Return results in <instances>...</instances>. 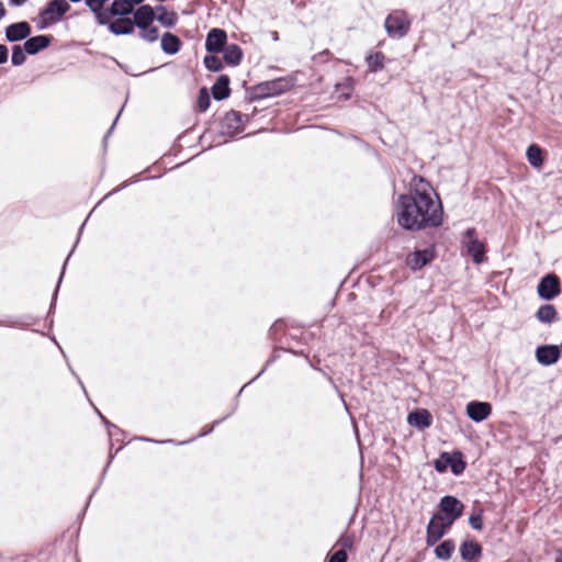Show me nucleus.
<instances>
[{
  "label": "nucleus",
  "instance_id": "obj_9",
  "mask_svg": "<svg viewBox=\"0 0 562 562\" xmlns=\"http://www.w3.org/2000/svg\"><path fill=\"white\" fill-rule=\"evenodd\" d=\"M434 257V250L430 248L417 250L407 256L406 265L413 270H418L428 265L429 262H431Z\"/></svg>",
  "mask_w": 562,
  "mask_h": 562
},
{
  "label": "nucleus",
  "instance_id": "obj_34",
  "mask_svg": "<svg viewBox=\"0 0 562 562\" xmlns=\"http://www.w3.org/2000/svg\"><path fill=\"white\" fill-rule=\"evenodd\" d=\"M9 1H10V4L15 5V7H20L23 3H25L27 0H9Z\"/></svg>",
  "mask_w": 562,
  "mask_h": 562
},
{
  "label": "nucleus",
  "instance_id": "obj_32",
  "mask_svg": "<svg viewBox=\"0 0 562 562\" xmlns=\"http://www.w3.org/2000/svg\"><path fill=\"white\" fill-rule=\"evenodd\" d=\"M347 553L344 550L336 551L329 559V562H346Z\"/></svg>",
  "mask_w": 562,
  "mask_h": 562
},
{
  "label": "nucleus",
  "instance_id": "obj_13",
  "mask_svg": "<svg viewBox=\"0 0 562 562\" xmlns=\"http://www.w3.org/2000/svg\"><path fill=\"white\" fill-rule=\"evenodd\" d=\"M145 0H114L110 7L113 15H128L137 5H142Z\"/></svg>",
  "mask_w": 562,
  "mask_h": 562
},
{
  "label": "nucleus",
  "instance_id": "obj_12",
  "mask_svg": "<svg viewBox=\"0 0 562 562\" xmlns=\"http://www.w3.org/2000/svg\"><path fill=\"white\" fill-rule=\"evenodd\" d=\"M407 423L409 426L423 430L431 425V415L427 409H416L408 414Z\"/></svg>",
  "mask_w": 562,
  "mask_h": 562
},
{
  "label": "nucleus",
  "instance_id": "obj_8",
  "mask_svg": "<svg viewBox=\"0 0 562 562\" xmlns=\"http://www.w3.org/2000/svg\"><path fill=\"white\" fill-rule=\"evenodd\" d=\"M538 294L544 300H552L560 294V281L557 276H546L538 285Z\"/></svg>",
  "mask_w": 562,
  "mask_h": 562
},
{
  "label": "nucleus",
  "instance_id": "obj_7",
  "mask_svg": "<svg viewBox=\"0 0 562 562\" xmlns=\"http://www.w3.org/2000/svg\"><path fill=\"white\" fill-rule=\"evenodd\" d=\"M134 27L146 29V26L153 25L156 19V11L149 4H142L133 12Z\"/></svg>",
  "mask_w": 562,
  "mask_h": 562
},
{
  "label": "nucleus",
  "instance_id": "obj_18",
  "mask_svg": "<svg viewBox=\"0 0 562 562\" xmlns=\"http://www.w3.org/2000/svg\"><path fill=\"white\" fill-rule=\"evenodd\" d=\"M48 43H49V40L45 35L34 36V37L29 38L24 43V50L27 52L29 54H36L41 49L47 47Z\"/></svg>",
  "mask_w": 562,
  "mask_h": 562
},
{
  "label": "nucleus",
  "instance_id": "obj_4",
  "mask_svg": "<svg viewBox=\"0 0 562 562\" xmlns=\"http://www.w3.org/2000/svg\"><path fill=\"white\" fill-rule=\"evenodd\" d=\"M435 468L440 473L445 472L448 468H450L452 473L458 475L464 471L465 463L462 460V454L460 452H443L435 461Z\"/></svg>",
  "mask_w": 562,
  "mask_h": 562
},
{
  "label": "nucleus",
  "instance_id": "obj_29",
  "mask_svg": "<svg viewBox=\"0 0 562 562\" xmlns=\"http://www.w3.org/2000/svg\"><path fill=\"white\" fill-rule=\"evenodd\" d=\"M210 105V95L205 88L201 89L198 98V106L200 111H205Z\"/></svg>",
  "mask_w": 562,
  "mask_h": 562
},
{
  "label": "nucleus",
  "instance_id": "obj_21",
  "mask_svg": "<svg viewBox=\"0 0 562 562\" xmlns=\"http://www.w3.org/2000/svg\"><path fill=\"white\" fill-rule=\"evenodd\" d=\"M161 48L167 54H176L180 48V40L171 33H165L161 37Z\"/></svg>",
  "mask_w": 562,
  "mask_h": 562
},
{
  "label": "nucleus",
  "instance_id": "obj_19",
  "mask_svg": "<svg viewBox=\"0 0 562 562\" xmlns=\"http://www.w3.org/2000/svg\"><path fill=\"white\" fill-rule=\"evenodd\" d=\"M460 553L463 560L473 561L481 553V547L474 541H465L460 548Z\"/></svg>",
  "mask_w": 562,
  "mask_h": 562
},
{
  "label": "nucleus",
  "instance_id": "obj_26",
  "mask_svg": "<svg viewBox=\"0 0 562 562\" xmlns=\"http://www.w3.org/2000/svg\"><path fill=\"white\" fill-rule=\"evenodd\" d=\"M139 36L147 42H155L158 38V29L153 24L146 29H139Z\"/></svg>",
  "mask_w": 562,
  "mask_h": 562
},
{
  "label": "nucleus",
  "instance_id": "obj_14",
  "mask_svg": "<svg viewBox=\"0 0 562 562\" xmlns=\"http://www.w3.org/2000/svg\"><path fill=\"white\" fill-rule=\"evenodd\" d=\"M537 360L544 366L554 363L560 356V350L557 346H542L537 349Z\"/></svg>",
  "mask_w": 562,
  "mask_h": 562
},
{
  "label": "nucleus",
  "instance_id": "obj_28",
  "mask_svg": "<svg viewBox=\"0 0 562 562\" xmlns=\"http://www.w3.org/2000/svg\"><path fill=\"white\" fill-rule=\"evenodd\" d=\"M204 65L209 70L218 71L222 68V63L216 56H205Z\"/></svg>",
  "mask_w": 562,
  "mask_h": 562
},
{
  "label": "nucleus",
  "instance_id": "obj_15",
  "mask_svg": "<svg viewBox=\"0 0 562 562\" xmlns=\"http://www.w3.org/2000/svg\"><path fill=\"white\" fill-rule=\"evenodd\" d=\"M121 18L113 21L109 29L113 34L116 35H125L132 34L134 32V23L133 20L126 18V15H120Z\"/></svg>",
  "mask_w": 562,
  "mask_h": 562
},
{
  "label": "nucleus",
  "instance_id": "obj_31",
  "mask_svg": "<svg viewBox=\"0 0 562 562\" xmlns=\"http://www.w3.org/2000/svg\"><path fill=\"white\" fill-rule=\"evenodd\" d=\"M469 521H470V525L476 529V530H481L482 527H483V522H482V510H480L477 514H473L470 516L469 518Z\"/></svg>",
  "mask_w": 562,
  "mask_h": 562
},
{
  "label": "nucleus",
  "instance_id": "obj_3",
  "mask_svg": "<svg viewBox=\"0 0 562 562\" xmlns=\"http://www.w3.org/2000/svg\"><path fill=\"white\" fill-rule=\"evenodd\" d=\"M70 9L65 0H53L46 9L38 15L37 23L40 29H45L49 24L56 23Z\"/></svg>",
  "mask_w": 562,
  "mask_h": 562
},
{
  "label": "nucleus",
  "instance_id": "obj_16",
  "mask_svg": "<svg viewBox=\"0 0 562 562\" xmlns=\"http://www.w3.org/2000/svg\"><path fill=\"white\" fill-rule=\"evenodd\" d=\"M31 32L30 25L26 22H19L11 24L7 29V37L11 42L25 38Z\"/></svg>",
  "mask_w": 562,
  "mask_h": 562
},
{
  "label": "nucleus",
  "instance_id": "obj_33",
  "mask_svg": "<svg viewBox=\"0 0 562 562\" xmlns=\"http://www.w3.org/2000/svg\"><path fill=\"white\" fill-rule=\"evenodd\" d=\"M8 59V49L5 46L0 45V64H3Z\"/></svg>",
  "mask_w": 562,
  "mask_h": 562
},
{
  "label": "nucleus",
  "instance_id": "obj_23",
  "mask_svg": "<svg viewBox=\"0 0 562 562\" xmlns=\"http://www.w3.org/2000/svg\"><path fill=\"white\" fill-rule=\"evenodd\" d=\"M241 49L237 45H229L225 48L224 59L231 65H238L241 60Z\"/></svg>",
  "mask_w": 562,
  "mask_h": 562
},
{
  "label": "nucleus",
  "instance_id": "obj_30",
  "mask_svg": "<svg viewBox=\"0 0 562 562\" xmlns=\"http://www.w3.org/2000/svg\"><path fill=\"white\" fill-rule=\"evenodd\" d=\"M12 63L15 66L22 65L25 60L24 50L20 46H15L12 52Z\"/></svg>",
  "mask_w": 562,
  "mask_h": 562
},
{
  "label": "nucleus",
  "instance_id": "obj_20",
  "mask_svg": "<svg viewBox=\"0 0 562 562\" xmlns=\"http://www.w3.org/2000/svg\"><path fill=\"white\" fill-rule=\"evenodd\" d=\"M528 162L535 167L540 168L543 164V150L536 144L530 145L526 151Z\"/></svg>",
  "mask_w": 562,
  "mask_h": 562
},
{
  "label": "nucleus",
  "instance_id": "obj_5",
  "mask_svg": "<svg viewBox=\"0 0 562 562\" xmlns=\"http://www.w3.org/2000/svg\"><path fill=\"white\" fill-rule=\"evenodd\" d=\"M385 30L391 36L403 37L409 30V21L405 13L390 14L385 20Z\"/></svg>",
  "mask_w": 562,
  "mask_h": 562
},
{
  "label": "nucleus",
  "instance_id": "obj_2",
  "mask_svg": "<svg viewBox=\"0 0 562 562\" xmlns=\"http://www.w3.org/2000/svg\"><path fill=\"white\" fill-rule=\"evenodd\" d=\"M463 504L453 496H445L439 504V510L436 513L427 527L426 542L428 546L435 544L453 522L461 517Z\"/></svg>",
  "mask_w": 562,
  "mask_h": 562
},
{
  "label": "nucleus",
  "instance_id": "obj_11",
  "mask_svg": "<svg viewBox=\"0 0 562 562\" xmlns=\"http://www.w3.org/2000/svg\"><path fill=\"white\" fill-rule=\"evenodd\" d=\"M226 43V33L220 29H213L209 32L205 41V47L211 53H218Z\"/></svg>",
  "mask_w": 562,
  "mask_h": 562
},
{
  "label": "nucleus",
  "instance_id": "obj_1",
  "mask_svg": "<svg viewBox=\"0 0 562 562\" xmlns=\"http://www.w3.org/2000/svg\"><path fill=\"white\" fill-rule=\"evenodd\" d=\"M397 223L405 229L418 231L439 226L442 222V205L431 186L423 178H413L407 194L396 203Z\"/></svg>",
  "mask_w": 562,
  "mask_h": 562
},
{
  "label": "nucleus",
  "instance_id": "obj_24",
  "mask_svg": "<svg viewBox=\"0 0 562 562\" xmlns=\"http://www.w3.org/2000/svg\"><path fill=\"white\" fill-rule=\"evenodd\" d=\"M557 311L553 305L547 304L539 307L537 317L540 322L551 323L555 319Z\"/></svg>",
  "mask_w": 562,
  "mask_h": 562
},
{
  "label": "nucleus",
  "instance_id": "obj_35",
  "mask_svg": "<svg viewBox=\"0 0 562 562\" xmlns=\"http://www.w3.org/2000/svg\"><path fill=\"white\" fill-rule=\"evenodd\" d=\"M4 14H5L4 7H3L2 2H0V20L4 16Z\"/></svg>",
  "mask_w": 562,
  "mask_h": 562
},
{
  "label": "nucleus",
  "instance_id": "obj_10",
  "mask_svg": "<svg viewBox=\"0 0 562 562\" xmlns=\"http://www.w3.org/2000/svg\"><path fill=\"white\" fill-rule=\"evenodd\" d=\"M492 413V406L486 402H471L467 405V415L473 422L480 423L486 419Z\"/></svg>",
  "mask_w": 562,
  "mask_h": 562
},
{
  "label": "nucleus",
  "instance_id": "obj_22",
  "mask_svg": "<svg viewBox=\"0 0 562 562\" xmlns=\"http://www.w3.org/2000/svg\"><path fill=\"white\" fill-rule=\"evenodd\" d=\"M156 19L166 27L176 24L178 16L175 12L168 11L165 7H158L156 10Z\"/></svg>",
  "mask_w": 562,
  "mask_h": 562
},
{
  "label": "nucleus",
  "instance_id": "obj_6",
  "mask_svg": "<svg viewBox=\"0 0 562 562\" xmlns=\"http://www.w3.org/2000/svg\"><path fill=\"white\" fill-rule=\"evenodd\" d=\"M468 254L473 258L475 263L484 261V245L475 237V231L470 228L467 231L463 239Z\"/></svg>",
  "mask_w": 562,
  "mask_h": 562
},
{
  "label": "nucleus",
  "instance_id": "obj_25",
  "mask_svg": "<svg viewBox=\"0 0 562 562\" xmlns=\"http://www.w3.org/2000/svg\"><path fill=\"white\" fill-rule=\"evenodd\" d=\"M454 548L456 547H454L453 541L446 540L436 548L435 554L438 559L448 560V559H450L451 554L453 553Z\"/></svg>",
  "mask_w": 562,
  "mask_h": 562
},
{
  "label": "nucleus",
  "instance_id": "obj_17",
  "mask_svg": "<svg viewBox=\"0 0 562 562\" xmlns=\"http://www.w3.org/2000/svg\"><path fill=\"white\" fill-rule=\"evenodd\" d=\"M229 79L226 76H221L217 78L216 82L212 88L213 97L216 100L226 99L229 95Z\"/></svg>",
  "mask_w": 562,
  "mask_h": 562
},
{
  "label": "nucleus",
  "instance_id": "obj_27",
  "mask_svg": "<svg viewBox=\"0 0 562 562\" xmlns=\"http://www.w3.org/2000/svg\"><path fill=\"white\" fill-rule=\"evenodd\" d=\"M367 60L371 70L375 71L383 67L384 56L381 53H375L370 55Z\"/></svg>",
  "mask_w": 562,
  "mask_h": 562
}]
</instances>
